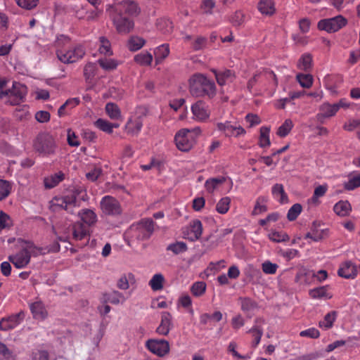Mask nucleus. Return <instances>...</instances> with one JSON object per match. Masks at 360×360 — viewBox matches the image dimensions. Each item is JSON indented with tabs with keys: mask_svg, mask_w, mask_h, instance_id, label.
<instances>
[{
	"mask_svg": "<svg viewBox=\"0 0 360 360\" xmlns=\"http://www.w3.org/2000/svg\"><path fill=\"white\" fill-rule=\"evenodd\" d=\"M46 249L37 246L32 241L22 240L19 252L8 257V260L17 269H22L30 262L31 257L45 254Z\"/></svg>",
	"mask_w": 360,
	"mask_h": 360,
	"instance_id": "obj_1",
	"label": "nucleus"
},
{
	"mask_svg": "<svg viewBox=\"0 0 360 360\" xmlns=\"http://www.w3.org/2000/svg\"><path fill=\"white\" fill-rule=\"evenodd\" d=\"M189 91L193 96L212 98L217 94L214 82L202 74H195L189 79Z\"/></svg>",
	"mask_w": 360,
	"mask_h": 360,
	"instance_id": "obj_2",
	"label": "nucleus"
},
{
	"mask_svg": "<svg viewBox=\"0 0 360 360\" xmlns=\"http://www.w3.org/2000/svg\"><path fill=\"white\" fill-rule=\"evenodd\" d=\"M155 222L150 218H143L130 226L128 233L132 240L137 242L148 240L155 231Z\"/></svg>",
	"mask_w": 360,
	"mask_h": 360,
	"instance_id": "obj_3",
	"label": "nucleus"
},
{
	"mask_svg": "<svg viewBox=\"0 0 360 360\" xmlns=\"http://www.w3.org/2000/svg\"><path fill=\"white\" fill-rule=\"evenodd\" d=\"M85 53L86 49L81 44H65L56 50L58 59L64 64L77 63L84 58Z\"/></svg>",
	"mask_w": 360,
	"mask_h": 360,
	"instance_id": "obj_4",
	"label": "nucleus"
},
{
	"mask_svg": "<svg viewBox=\"0 0 360 360\" xmlns=\"http://www.w3.org/2000/svg\"><path fill=\"white\" fill-rule=\"evenodd\" d=\"M33 148L39 155L50 157L56 154L57 145L54 138L50 134L40 133L34 140Z\"/></svg>",
	"mask_w": 360,
	"mask_h": 360,
	"instance_id": "obj_5",
	"label": "nucleus"
},
{
	"mask_svg": "<svg viewBox=\"0 0 360 360\" xmlns=\"http://www.w3.org/2000/svg\"><path fill=\"white\" fill-rule=\"evenodd\" d=\"M200 132L201 130L198 127L192 130L187 129L179 130L174 137L177 148L184 152L190 150L195 145L197 137Z\"/></svg>",
	"mask_w": 360,
	"mask_h": 360,
	"instance_id": "obj_6",
	"label": "nucleus"
},
{
	"mask_svg": "<svg viewBox=\"0 0 360 360\" xmlns=\"http://www.w3.org/2000/svg\"><path fill=\"white\" fill-rule=\"evenodd\" d=\"M77 196L74 193H71L63 196H56L50 202V207L54 211L59 210H65L68 212L72 214L74 208L76 207Z\"/></svg>",
	"mask_w": 360,
	"mask_h": 360,
	"instance_id": "obj_7",
	"label": "nucleus"
},
{
	"mask_svg": "<svg viewBox=\"0 0 360 360\" xmlns=\"http://www.w3.org/2000/svg\"><path fill=\"white\" fill-rule=\"evenodd\" d=\"M100 207L102 212L108 216L119 217L122 212L120 202L111 195H105L101 198Z\"/></svg>",
	"mask_w": 360,
	"mask_h": 360,
	"instance_id": "obj_8",
	"label": "nucleus"
},
{
	"mask_svg": "<svg viewBox=\"0 0 360 360\" xmlns=\"http://www.w3.org/2000/svg\"><path fill=\"white\" fill-rule=\"evenodd\" d=\"M347 24V20L341 15L330 18H325L319 21L317 27L320 30L328 33L338 32Z\"/></svg>",
	"mask_w": 360,
	"mask_h": 360,
	"instance_id": "obj_9",
	"label": "nucleus"
},
{
	"mask_svg": "<svg viewBox=\"0 0 360 360\" xmlns=\"http://www.w3.org/2000/svg\"><path fill=\"white\" fill-rule=\"evenodd\" d=\"M136 111L141 115L130 117L124 126L126 133L132 136H138L140 134L143 125V117L146 115V109L143 107H138Z\"/></svg>",
	"mask_w": 360,
	"mask_h": 360,
	"instance_id": "obj_10",
	"label": "nucleus"
},
{
	"mask_svg": "<svg viewBox=\"0 0 360 360\" xmlns=\"http://www.w3.org/2000/svg\"><path fill=\"white\" fill-rule=\"evenodd\" d=\"M114 11L134 19L141 13V8L133 0H124L115 5Z\"/></svg>",
	"mask_w": 360,
	"mask_h": 360,
	"instance_id": "obj_11",
	"label": "nucleus"
},
{
	"mask_svg": "<svg viewBox=\"0 0 360 360\" xmlns=\"http://www.w3.org/2000/svg\"><path fill=\"white\" fill-rule=\"evenodd\" d=\"M217 129L221 131L226 137L238 138L241 136H245L246 131L240 125L237 124L236 122L233 123L231 121H225L224 122H217Z\"/></svg>",
	"mask_w": 360,
	"mask_h": 360,
	"instance_id": "obj_12",
	"label": "nucleus"
},
{
	"mask_svg": "<svg viewBox=\"0 0 360 360\" xmlns=\"http://www.w3.org/2000/svg\"><path fill=\"white\" fill-rule=\"evenodd\" d=\"M113 24L120 34H128L134 27V19L115 12L112 15Z\"/></svg>",
	"mask_w": 360,
	"mask_h": 360,
	"instance_id": "obj_13",
	"label": "nucleus"
},
{
	"mask_svg": "<svg viewBox=\"0 0 360 360\" xmlns=\"http://www.w3.org/2000/svg\"><path fill=\"white\" fill-rule=\"evenodd\" d=\"M146 348L158 356L162 357L169 352V344L165 340L150 339L146 342Z\"/></svg>",
	"mask_w": 360,
	"mask_h": 360,
	"instance_id": "obj_14",
	"label": "nucleus"
},
{
	"mask_svg": "<svg viewBox=\"0 0 360 360\" xmlns=\"http://www.w3.org/2000/svg\"><path fill=\"white\" fill-rule=\"evenodd\" d=\"M202 233V224L198 219L192 221L186 230L183 231L184 238L191 240L195 241L198 240Z\"/></svg>",
	"mask_w": 360,
	"mask_h": 360,
	"instance_id": "obj_15",
	"label": "nucleus"
},
{
	"mask_svg": "<svg viewBox=\"0 0 360 360\" xmlns=\"http://www.w3.org/2000/svg\"><path fill=\"white\" fill-rule=\"evenodd\" d=\"M265 324V320L262 317H257L254 321L253 326L247 332L252 334L254 340L252 343L253 347H257L259 344L264 333L263 325Z\"/></svg>",
	"mask_w": 360,
	"mask_h": 360,
	"instance_id": "obj_16",
	"label": "nucleus"
},
{
	"mask_svg": "<svg viewBox=\"0 0 360 360\" xmlns=\"http://www.w3.org/2000/svg\"><path fill=\"white\" fill-rule=\"evenodd\" d=\"M192 113L198 121H205L210 115V111L208 105L202 101H198L191 106Z\"/></svg>",
	"mask_w": 360,
	"mask_h": 360,
	"instance_id": "obj_17",
	"label": "nucleus"
},
{
	"mask_svg": "<svg viewBox=\"0 0 360 360\" xmlns=\"http://www.w3.org/2000/svg\"><path fill=\"white\" fill-rule=\"evenodd\" d=\"M216 80L219 86H224L233 82L236 77V73L233 70L229 69H224L221 70H212Z\"/></svg>",
	"mask_w": 360,
	"mask_h": 360,
	"instance_id": "obj_18",
	"label": "nucleus"
},
{
	"mask_svg": "<svg viewBox=\"0 0 360 360\" xmlns=\"http://www.w3.org/2000/svg\"><path fill=\"white\" fill-rule=\"evenodd\" d=\"M23 316V314L20 312L2 318L0 321V330L6 331L15 328L22 321Z\"/></svg>",
	"mask_w": 360,
	"mask_h": 360,
	"instance_id": "obj_19",
	"label": "nucleus"
},
{
	"mask_svg": "<svg viewBox=\"0 0 360 360\" xmlns=\"http://www.w3.org/2000/svg\"><path fill=\"white\" fill-rule=\"evenodd\" d=\"M338 274L346 279H353L357 276L356 266L351 261H346L340 266Z\"/></svg>",
	"mask_w": 360,
	"mask_h": 360,
	"instance_id": "obj_20",
	"label": "nucleus"
},
{
	"mask_svg": "<svg viewBox=\"0 0 360 360\" xmlns=\"http://www.w3.org/2000/svg\"><path fill=\"white\" fill-rule=\"evenodd\" d=\"M241 310L247 315L248 318H252L255 311L259 308L258 303L248 297H240Z\"/></svg>",
	"mask_w": 360,
	"mask_h": 360,
	"instance_id": "obj_21",
	"label": "nucleus"
},
{
	"mask_svg": "<svg viewBox=\"0 0 360 360\" xmlns=\"http://www.w3.org/2000/svg\"><path fill=\"white\" fill-rule=\"evenodd\" d=\"M172 317L169 312L164 311L161 315V321L157 328V333L162 335H167L172 327Z\"/></svg>",
	"mask_w": 360,
	"mask_h": 360,
	"instance_id": "obj_22",
	"label": "nucleus"
},
{
	"mask_svg": "<svg viewBox=\"0 0 360 360\" xmlns=\"http://www.w3.org/2000/svg\"><path fill=\"white\" fill-rule=\"evenodd\" d=\"M321 224L318 221H314L310 227V231L304 236L305 239H311L314 242H318L323 238L325 230L320 229Z\"/></svg>",
	"mask_w": 360,
	"mask_h": 360,
	"instance_id": "obj_23",
	"label": "nucleus"
},
{
	"mask_svg": "<svg viewBox=\"0 0 360 360\" xmlns=\"http://www.w3.org/2000/svg\"><path fill=\"white\" fill-rule=\"evenodd\" d=\"M30 308L34 319L44 320L47 317L48 312L41 301L32 303Z\"/></svg>",
	"mask_w": 360,
	"mask_h": 360,
	"instance_id": "obj_24",
	"label": "nucleus"
},
{
	"mask_svg": "<svg viewBox=\"0 0 360 360\" xmlns=\"http://www.w3.org/2000/svg\"><path fill=\"white\" fill-rule=\"evenodd\" d=\"M342 79L340 77L336 75H326L324 77L323 83L325 87L328 89L331 94H335L337 93V89L339 87Z\"/></svg>",
	"mask_w": 360,
	"mask_h": 360,
	"instance_id": "obj_25",
	"label": "nucleus"
},
{
	"mask_svg": "<svg viewBox=\"0 0 360 360\" xmlns=\"http://www.w3.org/2000/svg\"><path fill=\"white\" fill-rule=\"evenodd\" d=\"M259 11L265 15H272L276 12L275 4L273 0H259L257 4Z\"/></svg>",
	"mask_w": 360,
	"mask_h": 360,
	"instance_id": "obj_26",
	"label": "nucleus"
},
{
	"mask_svg": "<svg viewBox=\"0 0 360 360\" xmlns=\"http://www.w3.org/2000/svg\"><path fill=\"white\" fill-rule=\"evenodd\" d=\"M65 175L62 172L51 174L44 179V184L46 188L51 189L58 186L63 179Z\"/></svg>",
	"mask_w": 360,
	"mask_h": 360,
	"instance_id": "obj_27",
	"label": "nucleus"
},
{
	"mask_svg": "<svg viewBox=\"0 0 360 360\" xmlns=\"http://www.w3.org/2000/svg\"><path fill=\"white\" fill-rule=\"evenodd\" d=\"M333 211L338 216L346 217L352 211V206L347 200H340L335 204Z\"/></svg>",
	"mask_w": 360,
	"mask_h": 360,
	"instance_id": "obj_28",
	"label": "nucleus"
},
{
	"mask_svg": "<svg viewBox=\"0 0 360 360\" xmlns=\"http://www.w3.org/2000/svg\"><path fill=\"white\" fill-rule=\"evenodd\" d=\"M88 228L82 223H75L72 226L73 238L76 240H82L87 237Z\"/></svg>",
	"mask_w": 360,
	"mask_h": 360,
	"instance_id": "obj_29",
	"label": "nucleus"
},
{
	"mask_svg": "<svg viewBox=\"0 0 360 360\" xmlns=\"http://www.w3.org/2000/svg\"><path fill=\"white\" fill-rule=\"evenodd\" d=\"M338 316L336 311H331L326 314L322 321L319 323V326L323 330H328L333 326Z\"/></svg>",
	"mask_w": 360,
	"mask_h": 360,
	"instance_id": "obj_30",
	"label": "nucleus"
},
{
	"mask_svg": "<svg viewBox=\"0 0 360 360\" xmlns=\"http://www.w3.org/2000/svg\"><path fill=\"white\" fill-rule=\"evenodd\" d=\"M313 58L310 53L302 54L297 62V68L300 70L309 72L312 68Z\"/></svg>",
	"mask_w": 360,
	"mask_h": 360,
	"instance_id": "obj_31",
	"label": "nucleus"
},
{
	"mask_svg": "<svg viewBox=\"0 0 360 360\" xmlns=\"http://www.w3.org/2000/svg\"><path fill=\"white\" fill-rule=\"evenodd\" d=\"M135 283L134 275L132 273L122 274L117 281V287L120 290H127L130 284Z\"/></svg>",
	"mask_w": 360,
	"mask_h": 360,
	"instance_id": "obj_32",
	"label": "nucleus"
},
{
	"mask_svg": "<svg viewBox=\"0 0 360 360\" xmlns=\"http://www.w3.org/2000/svg\"><path fill=\"white\" fill-rule=\"evenodd\" d=\"M108 116L113 120H120L122 117L121 110L118 105L114 103H108L105 107Z\"/></svg>",
	"mask_w": 360,
	"mask_h": 360,
	"instance_id": "obj_33",
	"label": "nucleus"
},
{
	"mask_svg": "<svg viewBox=\"0 0 360 360\" xmlns=\"http://www.w3.org/2000/svg\"><path fill=\"white\" fill-rule=\"evenodd\" d=\"M169 54V46L168 44H163L158 46L154 51L156 63H160Z\"/></svg>",
	"mask_w": 360,
	"mask_h": 360,
	"instance_id": "obj_34",
	"label": "nucleus"
},
{
	"mask_svg": "<svg viewBox=\"0 0 360 360\" xmlns=\"http://www.w3.org/2000/svg\"><path fill=\"white\" fill-rule=\"evenodd\" d=\"M272 195L275 199L282 204L288 202V195L282 184H276L272 187Z\"/></svg>",
	"mask_w": 360,
	"mask_h": 360,
	"instance_id": "obj_35",
	"label": "nucleus"
},
{
	"mask_svg": "<svg viewBox=\"0 0 360 360\" xmlns=\"http://www.w3.org/2000/svg\"><path fill=\"white\" fill-rule=\"evenodd\" d=\"M226 181V177L220 176L217 178L208 179L205 183V188L209 193H212L214 190Z\"/></svg>",
	"mask_w": 360,
	"mask_h": 360,
	"instance_id": "obj_36",
	"label": "nucleus"
},
{
	"mask_svg": "<svg viewBox=\"0 0 360 360\" xmlns=\"http://www.w3.org/2000/svg\"><path fill=\"white\" fill-rule=\"evenodd\" d=\"M79 215L82 221L88 226L94 224L97 221V215L91 210L84 209L79 212Z\"/></svg>",
	"mask_w": 360,
	"mask_h": 360,
	"instance_id": "obj_37",
	"label": "nucleus"
},
{
	"mask_svg": "<svg viewBox=\"0 0 360 360\" xmlns=\"http://www.w3.org/2000/svg\"><path fill=\"white\" fill-rule=\"evenodd\" d=\"M319 110L322 112L326 118H330L335 116L338 112V108L334 104L324 102L319 106Z\"/></svg>",
	"mask_w": 360,
	"mask_h": 360,
	"instance_id": "obj_38",
	"label": "nucleus"
},
{
	"mask_svg": "<svg viewBox=\"0 0 360 360\" xmlns=\"http://www.w3.org/2000/svg\"><path fill=\"white\" fill-rule=\"evenodd\" d=\"M165 278L161 274H155L150 280L148 285L153 291H159L164 288Z\"/></svg>",
	"mask_w": 360,
	"mask_h": 360,
	"instance_id": "obj_39",
	"label": "nucleus"
},
{
	"mask_svg": "<svg viewBox=\"0 0 360 360\" xmlns=\"http://www.w3.org/2000/svg\"><path fill=\"white\" fill-rule=\"evenodd\" d=\"M270 127L263 126L260 128L259 146L261 148L269 147L271 145L269 139Z\"/></svg>",
	"mask_w": 360,
	"mask_h": 360,
	"instance_id": "obj_40",
	"label": "nucleus"
},
{
	"mask_svg": "<svg viewBox=\"0 0 360 360\" xmlns=\"http://www.w3.org/2000/svg\"><path fill=\"white\" fill-rule=\"evenodd\" d=\"M134 61L142 66L150 65L153 61V56L148 52H141L134 58Z\"/></svg>",
	"mask_w": 360,
	"mask_h": 360,
	"instance_id": "obj_41",
	"label": "nucleus"
},
{
	"mask_svg": "<svg viewBox=\"0 0 360 360\" xmlns=\"http://www.w3.org/2000/svg\"><path fill=\"white\" fill-rule=\"evenodd\" d=\"M309 296L313 299H321V298H330L331 295H329L328 292L327 286H321L311 289L309 292Z\"/></svg>",
	"mask_w": 360,
	"mask_h": 360,
	"instance_id": "obj_42",
	"label": "nucleus"
},
{
	"mask_svg": "<svg viewBox=\"0 0 360 360\" xmlns=\"http://www.w3.org/2000/svg\"><path fill=\"white\" fill-rule=\"evenodd\" d=\"M98 63L106 71L115 70L119 65V63L116 60L106 58H99L98 60Z\"/></svg>",
	"mask_w": 360,
	"mask_h": 360,
	"instance_id": "obj_43",
	"label": "nucleus"
},
{
	"mask_svg": "<svg viewBox=\"0 0 360 360\" xmlns=\"http://www.w3.org/2000/svg\"><path fill=\"white\" fill-rule=\"evenodd\" d=\"M105 302H110L112 304H118L125 300L123 294L117 290H114L110 293L105 295Z\"/></svg>",
	"mask_w": 360,
	"mask_h": 360,
	"instance_id": "obj_44",
	"label": "nucleus"
},
{
	"mask_svg": "<svg viewBox=\"0 0 360 360\" xmlns=\"http://www.w3.org/2000/svg\"><path fill=\"white\" fill-rule=\"evenodd\" d=\"M207 285L204 281H197L192 284L190 290L196 297L203 295L206 291Z\"/></svg>",
	"mask_w": 360,
	"mask_h": 360,
	"instance_id": "obj_45",
	"label": "nucleus"
},
{
	"mask_svg": "<svg viewBox=\"0 0 360 360\" xmlns=\"http://www.w3.org/2000/svg\"><path fill=\"white\" fill-rule=\"evenodd\" d=\"M267 201V198L264 196H259L257 198L254 210L252 211L253 215L260 214L267 210V207L266 205V202Z\"/></svg>",
	"mask_w": 360,
	"mask_h": 360,
	"instance_id": "obj_46",
	"label": "nucleus"
},
{
	"mask_svg": "<svg viewBox=\"0 0 360 360\" xmlns=\"http://www.w3.org/2000/svg\"><path fill=\"white\" fill-rule=\"evenodd\" d=\"M231 200L229 197H224L221 198L216 205V210L218 213L224 214L230 208Z\"/></svg>",
	"mask_w": 360,
	"mask_h": 360,
	"instance_id": "obj_47",
	"label": "nucleus"
},
{
	"mask_svg": "<svg viewBox=\"0 0 360 360\" xmlns=\"http://www.w3.org/2000/svg\"><path fill=\"white\" fill-rule=\"evenodd\" d=\"M268 238L270 240L275 243L286 242L290 239L289 236L285 232L276 231L269 233Z\"/></svg>",
	"mask_w": 360,
	"mask_h": 360,
	"instance_id": "obj_48",
	"label": "nucleus"
},
{
	"mask_svg": "<svg viewBox=\"0 0 360 360\" xmlns=\"http://www.w3.org/2000/svg\"><path fill=\"white\" fill-rule=\"evenodd\" d=\"M297 80L303 88L309 89L312 86L313 77L310 74L299 73L296 76Z\"/></svg>",
	"mask_w": 360,
	"mask_h": 360,
	"instance_id": "obj_49",
	"label": "nucleus"
},
{
	"mask_svg": "<svg viewBox=\"0 0 360 360\" xmlns=\"http://www.w3.org/2000/svg\"><path fill=\"white\" fill-rule=\"evenodd\" d=\"M293 127V123L290 119H287L278 127L277 130V135L281 138L285 137Z\"/></svg>",
	"mask_w": 360,
	"mask_h": 360,
	"instance_id": "obj_50",
	"label": "nucleus"
},
{
	"mask_svg": "<svg viewBox=\"0 0 360 360\" xmlns=\"http://www.w3.org/2000/svg\"><path fill=\"white\" fill-rule=\"evenodd\" d=\"M100 46L98 51L101 54L105 56L112 55V51L111 50V44L110 41L105 37H101L99 38Z\"/></svg>",
	"mask_w": 360,
	"mask_h": 360,
	"instance_id": "obj_51",
	"label": "nucleus"
},
{
	"mask_svg": "<svg viewBox=\"0 0 360 360\" xmlns=\"http://www.w3.org/2000/svg\"><path fill=\"white\" fill-rule=\"evenodd\" d=\"M145 40L139 37H131L128 41V48L131 51L141 49L145 44Z\"/></svg>",
	"mask_w": 360,
	"mask_h": 360,
	"instance_id": "obj_52",
	"label": "nucleus"
},
{
	"mask_svg": "<svg viewBox=\"0 0 360 360\" xmlns=\"http://www.w3.org/2000/svg\"><path fill=\"white\" fill-rule=\"evenodd\" d=\"M187 249L188 248L186 243L182 241L169 244L167 248V250L172 251L175 255L184 252L187 250Z\"/></svg>",
	"mask_w": 360,
	"mask_h": 360,
	"instance_id": "obj_53",
	"label": "nucleus"
},
{
	"mask_svg": "<svg viewBox=\"0 0 360 360\" xmlns=\"http://www.w3.org/2000/svg\"><path fill=\"white\" fill-rule=\"evenodd\" d=\"M11 188L12 185L9 181L0 179V201L8 196Z\"/></svg>",
	"mask_w": 360,
	"mask_h": 360,
	"instance_id": "obj_54",
	"label": "nucleus"
},
{
	"mask_svg": "<svg viewBox=\"0 0 360 360\" xmlns=\"http://www.w3.org/2000/svg\"><path fill=\"white\" fill-rule=\"evenodd\" d=\"M359 187H360L359 174L349 177V180L344 184V188L347 191H353Z\"/></svg>",
	"mask_w": 360,
	"mask_h": 360,
	"instance_id": "obj_55",
	"label": "nucleus"
},
{
	"mask_svg": "<svg viewBox=\"0 0 360 360\" xmlns=\"http://www.w3.org/2000/svg\"><path fill=\"white\" fill-rule=\"evenodd\" d=\"M94 124L98 129H99L100 130H101L105 133H108V134L112 133V123L108 120L99 118L95 122Z\"/></svg>",
	"mask_w": 360,
	"mask_h": 360,
	"instance_id": "obj_56",
	"label": "nucleus"
},
{
	"mask_svg": "<svg viewBox=\"0 0 360 360\" xmlns=\"http://www.w3.org/2000/svg\"><path fill=\"white\" fill-rule=\"evenodd\" d=\"M302 210V205L299 203L294 204L288 210L287 218L289 221L295 220Z\"/></svg>",
	"mask_w": 360,
	"mask_h": 360,
	"instance_id": "obj_57",
	"label": "nucleus"
},
{
	"mask_svg": "<svg viewBox=\"0 0 360 360\" xmlns=\"http://www.w3.org/2000/svg\"><path fill=\"white\" fill-rule=\"evenodd\" d=\"M96 64L94 63H87L84 68V77L86 81L91 79L96 71Z\"/></svg>",
	"mask_w": 360,
	"mask_h": 360,
	"instance_id": "obj_58",
	"label": "nucleus"
},
{
	"mask_svg": "<svg viewBox=\"0 0 360 360\" xmlns=\"http://www.w3.org/2000/svg\"><path fill=\"white\" fill-rule=\"evenodd\" d=\"M207 39L205 37L198 36L191 42V47L193 51H199L207 45Z\"/></svg>",
	"mask_w": 360,
	"mask_h": 360,
	"instance_id": "obj_59",
	"label": "nucleus"
},
{
	"mask_svg": "<svg viewBox=\"0 0 360 360\" xmlns=\"http://www.w3.org/2000/svg\"><path fill=\"white\" fill-rule=\"evenodd\" d=\"M178 304L188 309L191 314L193 313V309L192 308V300L188 295L184 294L180 296L178 300Z\"/></svg>",
	"mask_w": 360,
	"mask_h": 360,
	"instance_id": "obj_60",
	"label": "nucleus"
},
{
	"mask_svg": "<svg viewBox=\"0 0 360 360\" xmlns=\"http://www.w3.org/2000/svg\"><path fill=\"white\" fill-rule=\"evenodd\" d=\"M156 26L163 33L170 32L172 28V22L164 18L157 20Z\"/></svg>",
	"mask_w": 360,
	"mask_h": 360,
	"instance_id": "obj_61",
	"label": "nucleus"
},
{
	"mask_svg": "<svg viewBox=\"0 0 360 360\" xmlns=\"http://www.w3.org/2000/svg\"><path fill=\"white\" fill-rule=\"evenodd\" d=\"M11 226H12V220L9 215L3 211H0V232Z\"/></svg>",
	"mask_w": 360,
	"mask_h": 360,
	"instance_id": "obj_62",
	"label": "nucleus"
},
{
	"mask_svg": "<svg viewBox=\"0 0 360 360\" xmlns=\"http://www.w3.org/2000/svg\"><path fill=\"white\" fill-rule=\"evenodd\" d=\"M278 266L276 264H274L270 261L264 262L262 265V269L264 273L266 274H276Z\"/></svg>",
	"mask_w": 360,
	"mask_h": 360,
	"instance_id": "obj_63",
	"label": "nucleus"
},
{
	"mask_svg": "<svg viewBox=\"0 0 360 360\" xmlns=\"http://www.w3.org/2000/svg\"><path fill=\"white\" fill-rule=\"evenodd\" d=\"M31 360H49V354L46 350H36L32 352Z\"/></svg>",
	"mask_w": 360,
	"mask_h": 360,
	"instance_id": "obj_64",
	"label": "nucleus"
}]
</instances>
